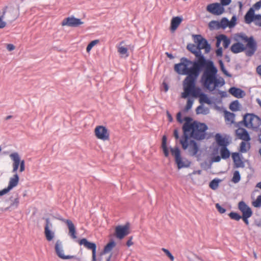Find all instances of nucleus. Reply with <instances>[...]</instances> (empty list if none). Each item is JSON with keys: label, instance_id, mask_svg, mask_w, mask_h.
I'll use <instances>...</instances> for the list:
<instances>
[{"label": "nucleus", "instance_id": "obj_1", "mask_svg": "<svg viewBox=\"0 0 261 261\" xmlns=\"http://www.w3.org/2000/svg\"><path fill=\"white\" fill-rule=\"evenodd\" d=\"M202 67H205V70L201 81L204 88L213 91L216 88L224 85V80L217 76L218 70L213 62L205 60L203 56L200 57L197 61L194 62L186 58H182L180 63L175 64L174 70L179 74L187 75L184 81L189 82L190 80H193L194 84L196 85L197 79Z\"/></svg>", "mask_w": 261, "mask_h": 261}, {"label": "nucleus", "instance_id": "obj_2", "mask_svg": "<svg viewBox=\"0 0 261 261\" xmlns=\"http://www.w3.org/2000/svg\"><path fill=\"white\" fill-rule=\"evenodd\" d=\"M186 122L182 126L184 135L179 142L183 149L188 148L187 138H192L196 140H203L205 138L207 126L202 123L197 121L191 122V118L186 117L185 118Z\"/></svg>", "mask_w": 261, "mask_h": 261}, {"label": "nucleus", "instance_id": "obj_3", "mask_svg": "<svg viewBox=\"0 0 261 261\" xmlns=\"http://www.w3.org/2000/svg\"><path fill=\"white\" fill-rule=\"evenodd\" d=\"M233 39L237 42L231 45L230 50L234 54L242 52L247 48L246 55L250 57L256 50V42L252 36L248 37L245 34L241 33L235 34Z\"/></svg>", "mask_w": 261, "mask_h": 261}, {"label": "nucleus", "instance_id": "obj_4", "mask_svg": "<svg viewBox=\"0 0 261 261\" xmlns=\"http://www.w3.org/2000/svg\"><path fill=\"white\" fill-rule=\"evenodd\" d=\"M184 92L181 93V97L186 98L189 96L194 97H199V102L201 104H211V101L206 94L201 93L200 89L194 84V80H190L189 82H183Z\"/></svg>", "mask_w": 261, "mask_h": 261}, {"label": "nucleus", "instance_id": "obj_5", "mask_svg": "<svg viewBox=\"0 0 261 261\" xmlns=\"http://www.w3.org/2000/svg\"><path fill=\"white\" fill-rule=\"evenodd\" d=\"M244 125L248 128L255 129L261 125V119L253 114H246L243 117Z\"/></svg>", "mask_w": 261, "mask_h": 261}, {"label": "nucleus", "instance_id": "obj_6", "mask_svg": "<svg viewBox=\"0 0 261 261\" xmlns=\"http://www.w3.org/2000/svg\"><path fill=\"white\" fill-rule=\"evenodd\" d=\"M170 151L171 154L175 158V163L179 169L182 168L188 167L190 166L191 163L190 161L187 159H182L180 155V151L178 148H171Z\"/></svg>", "mask_w": 261, "mask_h": 261}, {"label": "nucleus", "instance_id": "obj_7", "mask_svg": "<svg viewBox=\"0 0 261 261\" xmlns=\"http://www.w3.org/2000/svg\"><path fill=\"white\" fill-rule=\"evenodd\" d=\"M10 158L13 161V173H16L19 166V171L22 172L25 170V162L20 160V157L18 153L15 152L10 154Z\"/></svg>", "mask_w": 261, "mask_h": 261}, {"label": "nucleus", "instance_id": "obj_8", "mask_svg": "<svg viewBox=\"0 0 261 261\" xmlns=\"http://www.w3.org/2000/svg\"><path fill=\"white\" fill-rule=\"evenodd\" d=\"M227 146H221L220 147H217L214 150V154L219 152L220 155L214 156L212 158V162H219L221 159L226 160L230 156V152L227 147Z\"/></svg>", "mask_w": 261, "mask_h": 261}, {"label": "nucleus", "instance_id": "obj_9", "mask_svg": "<svg viewBox=\"0 0 261 261\" xmlns=\"http://www.w3.org/2000/svg\"><path fill=\"white\" fill-rule=\"evenodd\" d=\"M245 22L250 24L253 22L255 25L261 27V15L254 13L253 8H250L244 16Z\"/></svg>", "mask_w": 261, "mask_h": 261}, {"label": "nucleus", "instance_id": "obj_10", "mask_svg": "<svg viewBox=\"0 0 261 261\" xmlns=\"http://www.w3.org/2000/svg\"><path fill=\"white\" fill-rule=\"evenodd\" d=\"M238 208L242 213V219L248 225L249 224L248 218L252 215V211L251 208L243 201H240L238 204Z\"/></svg>", "mask_w": 261, "mask_h": 261}, {"label": "nucleus", "instance_id": "obj_11", "mask_svg": "<svg viewBox=\"0 0 261 261\" xmlns=\"http://www.w3.org/2000/svg\"><path fill=\"white\" fill-rule=\"evenodd\" d=\"M95 137L99 140L105 141L109 140L110 133L106 127L102 125L96 126L94 129Z\"/></svg>", "mask_w": 261, "mask_h": 261}, {"label": "nucleus", "instance_id": "obj_12", "mask_svg": "<svg viewBox=\"0 0 261 261\" xmlns=\"http://www.w3.org/2000/svg\"><path fill=\"white\" fill-rule=\"evenodd\" d=\"M81 19L70 16L64 18L61 22L62 26H68L70 27H77L84 24Z\"/></svg>", "mask_w": 261, "mask_h": 261}, {"label": "nucleus", "instance_id": "obj_13", "mask_svg": "<svg viewBox=\"0 0 261 261\" xmlns=\"http://www.w3.org/2000/svg\"><path fill=\"white\" fill-rule=\"evenodd\" d=\"M129 232V226L128 224L118 225L115 227V236L119 240L123 239L125 236L128 235Z\"/></svg>", "mask_w": 261, "mask_h": 261}, {"label": "nucleus", "instance_id": "obj_14", "mask_svg": "<svg viewBox=\"0 0 261 261\" xmlns=\"http://www.w3.org/2000/svg\"><path fill=\"white\" fill-rule=\"evenodd\" d=\"M14 173L15 174L13 175V176L10 178L7 188L4 189L2 191H0V196H2L7 193L11 189L18 185L19 178L17 173Z\"/></svg>", "mask_w": 261, "mask_h": 261}, {"label": "nucleus", "instance_id": "obj_15", "mask_svg": "<svg viewBox=\"0 0 261 261\" xmlns=\"http://www.w3.org/2000/svg\"><path fill=\"white\" fill-rule=\"evenodd\" d=\"M80 245H83L87 249L92 250V261L96 260V245L94 243L89 242L86 239H82L79 241Z\"/></svg>", "mask_w": 261, "mask_h": 261}, {"label": "nucleus", "instance_id": "obj_16", "mask_svg": "<svg viewBox=\"0 0 261 261\" xmlns=\"http://www.w3.org/2000/svg\"><path fill=\"white\" fill-rule=\"evenodd\" d=\"M206 10L210 13L216 15H221L224 12V7L220 4L218 3H213L207 5Z\"/></svg>", "mask_w": 261, "mask_h": 261}, {"label": "nucleus", "instance_id": "obj_17", "mask_svg": "<svg viewBox=\"0 0 261 261\" xmlns=\"http://www.w3.org/2000/svg\"><path fill=\"white\" fill-rule=\"evenodd\" d=\"M195 40L197 43L198 50L200 51V49H204L205 53L210 51L211 46L205 39L203 38L201 35H196Z\"/></svg>", "mask_w": 261, "mask_h": 261}, {"label": "nucleus", "instance_id": "obj_18", "mask_svg": "<svg viewBox=\"0 0 261 261\" xmlns=\"http://www.w3.org/2000/svg\"><path fill=\"white\" fill-rule=\"evenodd\" d=\"M55 251L57 255L61 258L63 259H68L73 258L72 256L66 255L64 253L63 244L62 241L58 240L56 241L55 246Z\"/></svg>", "mask_w": 261, "mask_h": 261}, {"label": "nucleus", "instance_id": "obj_19", "mask_svg": "<svg viewBox=\"0 0 261 261\" xmlns=\"http://www.w3.org/2000/svg\"><path fill=\"white\" fill-rule=\"evenodd\" d=\"M52 227L53 225L50 222L49 219L47 218L46 219V224L44 227V234L46 239L48 241H51L53 240L55 237V233L51 230Z\"/></svg>", "mask_w": 261, "mask_h": 261}, {"label": "nucleus", "instance_id": "obj_20", "mask_svg": "<svg viewBox=\"0 0 261 261\" xmlns=\"http://www.w3.org/2000/svg\"><path fill=\"white\" fill-rule=\"evenodd\" d=\"M189 138H187L188 148L186 149H188L190 155L192 156L196 155L199 151V147L195 141L192 140L189 141Z\"/></svg>", "mask_w": 261, "mask_h": 261}, {"label": "nucleus", "instance_id": "obj_21", "mask_svg": "<svg viewBox=\"0 0 261 261\" xmlns=\"http://www.w3.org/2000/svg\"><path fill=\"white\" fill-rule=\"evenodd\" d=\"M216 46L219 47L221 43H222L223 46L227 48L230 43V40L225 35H220L216 37Z\"/></svg>", "mask_w": 261, "mask_h": 261}, {"label": "nucleus", "instance_id": "obj_22", "mask_svg": "<svg viewBox=\"0 0 261 261\" xmlns=\"http://www.w3.org/2000/svg\"><path fill=\"white\" fill-rule=\"evenodd\" d=\"M63 222L65 223L68 227V228L69 229V234L73 239H75L77 238L76 236V230L75 227L72 222L69 219H61Z\"/></svg>", "mask_w": 261, "mask_h": 261}, {"label": "nucleus", "instance_id": "obj_23", "mask_svg": "<svg viewBox=\"0 0 261 261\" xmlns=\"http://www.w3.org/2000/svg\"><path fill=\"white\" fill-rule=\"evenodd\" d=\"M236 135L238 138L243 141L249 142L250 138L247 131L243 128H239L236 131Z\"/></svg>", "mask_w": 261, "mask_h": 261}, {"label": "nucleus", "instance_id": "obj_24", "mask_svg": "<svg viewBox=\"0 0 261 261\" xmlns=\"http://www.w3.org/2000/svg\"><path fill=\"white\" fill-rule=\"evenodd\" d=\"M228 92L232 96L238 98H243L245 95V93L243 90L234 87H231Z\"/></svg>", "mask_w": 261, "mask_h": 261}, {"label": "nucleus", "instance_id": "obj_25", "mask_svg": "<svg viewBox=\"0 0 261 261\" xmlns=\"http://www.w3.org/2000/svg\"><path fill=\"white\" fill-rule=\"evenodd\" d=\"M215 140L218 144L217 147H220L221 146H227L229 145V142L227 139L223 137L219 134H217L215 135Z\"/></svg>", "mask_w": 261, "mask_h": 261}, {"label": "nucleus", "instance_id": "obj_26", "mask_svg": "<svg viewBox=\"0 0 261 261\" xmlns=\"http://www.w3.org/2000/svg\"><path fill=\"white\" fill-rule=\"evenodd\" d=\"M182 19L179 16L174 17L171 20L170 30L172 32H174L179 27Z\"/></svg>", "mask_w": 261, "mask_h": 261}, {"label": "nucleus", "instance_id": "obj_27", "mask_svg": "<svg viewBox=\"0 0 261 261\" xmlns=\"http://www.w3.org/2000/svg\"><path fill=\"white\" fill-rule=\"evenodd\" d=\"M232 158L235 166L237 168L242 167L244 166V163L242 161L239 153L234 152L232 154Z\"/></svg>", "mask_w": 261, "mask_h": 261}, {"label": "nucleus", "instance_id": "obj_28", "mask_svg": "<svg viewBox=\"0 0 261 261\" xmlns=\"http://www.w3.org/2000/svg\"><path fill=\"white\" fill-rule=\"evenodd\" d=\"M8 12L10 16L9 17L8 21L10 23H12V22L15 21L16 19H17V18L19 16L18 11H17L14 8L10 9Z\"/></svg>", "mask_w": 261, "mask_h": 261}, {"label": "nucleus", "instance_id": "obj_29", "mask_svg": "<svg viewBox=\"0 0 261 261\" xmlns=\"http://www.w3.org/2000/svg\"><path fill=\"white\" fill-rule=\"evenodd\" d=\"M123 43L124 41L120 42L119 44L117 46V51L122 56H124V57L126 58L129 56L128 49L126 47L121 45Z\"/></svg>", "mask_w": 261, "mask_h": 261}, {"label": "nucleus", "instance_id": "obj_30", "mask_svg": "<svg viewBox=\"0 0 261 261\" xmlns=\"http://www.w3.org/2000/svg\"><path fill=\"white\" fill-rule=\"evenodd\" d=\"M224 117L227 123L232 124L234 122L235 115L231 112L225 111L224 112Z\"/></svg>", "mask_w": 261, "mask_h": 261}, {"label": "nucleus", "instance_id": "obj_31", "mask_svg": "<svg viewBox=\"0 0 261 261\" xmlns=\"http://www.w3.org/2000/svg\"><path fill=\"white\" fill-rule=\"evenodd\" d=\"M188 49L193 53L197 58H198V60L200 58V57L203 56L201 54L200 51L198 50L197 46H196L194 45H191L190 46L188 45Z\"/></svg>", "mask_w": 261, "mask_h": 261}, {"label": "nucleus", "instance_id": "obj_32", "mask_svg": "<svg viewBox=\"0 0 261 261\" xmlns=\"http://www.w3.org/2000/svg\"><path fill=\"white\" fill-rule=\"evenodd\" d=\"M241 109V105L237 100L233 101L229 105V109L232 111H240Z\"/></svg>", "mask_w": 261, "mask_h": 261}, {"label": "nucleus", "instance_id": "obj_33", "mask_svg": "<svg viewBox=\"0 0 261 261\" xmlns=\"http://www.w3.org/2000/svg\"><path fill=\"white\" fill-rule=\"evenodd\" d=\"M162 147L166 157L169 155V151L167 146V138L165 136H164L162 138Z\"/></svg>", "mask_w": 261, "mask_h": 261}, {"label": "nucleus", "instance_id": "obj_34", "mask_svg": "<svg viewBox=\"0 0 261 261\" xmlns=\"http://www.w3.org/2000/svg\"><path fill=\"white\" fill-rule=\"evenodd\" d=\"M250 147V143L247 141H242L240 144V151L242 152H246Z\"/></svg>", "mask_w": 261, "mask_h": 261}, {"label": "nucleus", "instance_id": "obj_35", "mask_svg": "<svg viewBox=\"0 0 261 261\" xmlns=\"http://www.w3.org/2000/svg\"><path fill=\"white\" fill-rule=\"evenodd\" d=\"M116 246V243L114 241H110L109 243H108L106 246L103 249V253H107L112 251V250Z\"/></svg>", "mask_w": 261, "mask_h": 261}, {"label": "nucleus", "instance_id": "obj_36", "mask_svg": "<svg viewBox=\"0 0 261 261\" xmlns=\"http://www.w3.org/2000/svg\"><path fill=\"white\" fill-rule=\"evenodd\" d=\"M7 8L8 7L7 6L5 7L3 10L2 15L0 16V29H3L6 26L7 23L4 21V18L5 17Z\"/></svg>", "mask_w": 261, "mask_h": 261}, {"label": "nucleus", "instance_id": "obj_37", "mask_svg": "<svg viewBox=\"0 0 261 261\" xmlns=\"http://www.w3.org/2000/svg\"><path fill=\"white\" fill-rule=\"evenodd\" d=\"M220 181L221 180L218 179H214L210 182L209 187L213 190H216L218 188Z\"/></svg>", "mask_w": 261, "mask_h": 261}, {"label": "nucleus", "instance_id": "obj_38", "mask_svg": "<svg viewBox=\"0 0 261 261\" xmlns=\"http://www.w3.org/2000/svg\"><path fill=\"white\" fill-rule=\"evenodd\" d=\"M241 179V176L238 171H235L233 173V176L231 179V181L233 183L237 184L240 181Z\"/></svg>", "mask_w": 261, "mask_h": 261}, {"label": "nucleus", "instance_id": "obj_39", "mask_svg": "<svg viewBox=\"0 0 261 261\" xmlns=\"http://www.w3.org/2000/svg\"><path fill=\"white\" fill-rule=\"evenodd\" d=\"M209 28L211 29H220L219 21L213 20L210 22L208 24Z\"/></svg>", "mask_w": 261, "mask_h": 261}, {"label": "nucleus", "instance_id": "obj_40", "mask_svg": "<svg viewBox=\"0 0 261 261\" xmlns=\"http://www.w3.org/2000/svg\"><path fill=\"white\" fill-rule=\"evenodd\" d=\"M99 42V40L98 39L92 41L87 46L86 51L87 53H89L91 49L96 44Z\"/></svg>", "mask_w": 261, "mask_h": 261}, {"label": "nucleus", "instance_id": "obj_41", "mask_svg": "<svg viewBox=\"0 0 261 261\" xmlns=\"http://www.w3.org/2000/svg\"><path fill=\"white\" fill-rule=\"evenodd\" d=\"M220 27L222 29H225L229 27L228 20L226 18H223L219 22Z\"/></svg>", "mask_w": 261, "mask_h": 261}, {"label": "nucleus", "instance_id": "obj_42", "mask_svg": "<svg viewBox=\"0 0 261 261\" xmlns=\"http://www.w3.org/2000/svg\"><path fill=\"white\" fill-rule=\"evenodd\" d=\"M252 205L255 207H259L261 206V195L257 197L256 199L252 202Z\"/></svg>", "mask_w": 261, "mask_h": 261}, {"label": "nucleus", "instance_id": "obj_43", "mask_svg": "<svg viewBox=\"0 0 261 261\" xmlns=\"http://www.w3.org/2000/svg\"><path fill=\"white\" fill-rule=\"evenodd\" d=\"M229 216L231 219L237 221H239L241 218H242L241 216L235 212L230 213L229 214Z\"/></svg>", "mask_w": 261, "mask_h": 261}, {"label": "nucleus", "instance_id": "obj_44", "mask_svg": "<svg viewBox=\"0 0 261 261\" xmlns=\"http://www.w3.org/2000/svg\"><path fill=\"white\" fill-rule=\"evenodd\" d=\"M207 110H205L204 107L202 106H198L196 110V113L197 114H206V111H207Z\"/></svg>", "mask_w": 261, "mask_h": 261}, {"label": "nucleus", "instance_id": "obj_45", "mask_svg": "<svg viewBox=\"0 0 261 261\" xmlns=\"http://www.w3.org/2000/svg\"><path fill=\"white\" fill-rule=\"evenodd\" d=\"M162 250L166 254V255L170 259L171 261H173L174 259V256L172 255V254L170 252V251L164 248L162 249Z\"/></svg>", "mask_w": 261, "mask_h": 261}, {"label": "nucleus", "instance_id": "obj_46", "mask_svg": "<svg viewBox=\"0 0 261 261\" xmlns=\"http://www.w3.org/2000/svg\"><path fill=\"white\" fill-rule=\"evenodd\" d=\"M194 100L191 98H189L187 100V105L185 107L186 111H189L192 107Z\"/></svg>", "mask_w": 261, "mask_h": 261}, {"label": "nucleus", "instance_id": "obj_47", "mask_svg": "<svg viewBox=\"0 0 261 261\" xmlns=\"http://www.w3.org/2000/svg\"><path fill=\"white\" fill-rule=\"evenodd\" d=\"M237 18L233 16L230 21L228 20L229 28H232L234 27L236 24Z\"/></svg>", "mask_w": 261, "mask_h": 261}, {"label": "nucleus", "instance_id": "obj_48", "mask_svg": "<svg viewBox=\"0 0 261 261\" xmlns=\"http://www.w3.org/2000/svg\"><path fill=\"white\" fill-rule=\"evenodd\" d=\"M216 207L217 208V210L219 211V212L221 214H223L225 212L226 210L222 207L219 204L217 203L216 204Z\"/></svg>", "mask_w": 261, "mask_h": 261}, {"label": "nucleus", "instance_id": "obj_49", "mask_svg": "<svg viewBox=\"0 0 261 261\" xmlns=\"http://www.w3.org/2000/svg\"><path fill=\"white\" fill-rule=\"evenodd\" d=\"M261 7V0L257 3H256L255 4L253 5V7L251 8H253V10L255 11V10H259Z\"/></svg>", "mask_w": 261, "mask_h": 261}, {"label": "nucleus", "instance_id": "obj_50", "mask_svg": "<svg viewBox=\"0 0 261 261\" xmlns=\"http://www.w3.org/2000/svg\"><path fill=\"white\" fill-rule=\"evenodd\" d=\"M219 63H220V65L221 69L222 71V72L225 74H226V75L230 76V75L228 74L227 71L225 70L224 66V64H223L222 61H220Z\"/></svg>", "mask_w": 261, "mask_h": 261}, {"label": "nucleus", "instance_id": "obj_51", "mask_svg": "<svg viewBox=\"0 0 261 261\" xmlns=\"http://www.w3.org/2000/svg\"><path fill=\"white\" fill-rule=\"evenodd\" d=\"M220 4L223 7L229 5L231 3V0H220Z\"/></svg>", "mask_w": 261, "mask_h": 261}, {"label": "nucleus", "instance_id": "obj_52", "mask_svg": "<svg viewBox=\"0 0 261 261\" xmlns=\"http://www.w3.org/2000/svg\"><path fill=\"white\" fill-rule=\"evenodd\" d=\"M218 48L216 50V53L217 56H222V47H218Z\"/></svg>", "mask_w": 261, "mask_h": 261}, {"label": "nucleus", "instance_id": "obj_53", "mask_svg": "<svg viewBox=\"0 0 261 261\" xmlns=\"http://www.w3.org/2000/svg\"><path fill=\"white\" fill-rule=\"evenodd\" d=\"M15 46L12 44H8L7 45V49L9 51H12L13 50L15 49Z\"/></svg>", "mask_w": 261, "mask_h": 261}, {"label": "nucleus", "instance_id": "obj_54", "mask_svg": "<svg viewBox=\"0 0 261 261\" xmlns=\"http://www.w3.org/2000/svg\"><path fill=\"white\" fill-rule=\"evenodd\" d=\"M176 119H177V121H178L179 122H180V123H182V122L183 120L181 119V112H178L177 114Z\"/></svg>", "mask_w": 261, "mask_h": 261}, {"label": "nucleus", "instance_id": "obj_55", "mask_svg": "<svg viewBox=\"0 0 261 261\" xmlns=\"http://www.w3.org/2000/svg\"><path fill=\"white\" fill-rule=\"evenodd\" d=\"M174 136L176 139H178L179 138L178 132L177 129H175L174 130Z\"/></svg>", "mask_w": 261, "mask_h": 261}, {"label": "nucleus", "instance_id": "obj_56", "mask_svg": "<svg viewBox=\"0 0 261 261\" xmlns=\"http://www.w3.org/2000/svg\"><path fill=\"white\" fill-rule=\"evenodd\" d=\"M132 237H131V238L129 239L126 242V245L128 247H129L133 245V242H132Z\"/></svg>", "mask_w": 261, "mask_h": 261}, {"label": "nucleus", "instance_id": "obj_57", "mask_svg": "<svg viewBox=\"0 0 261 261\" xmlns=\"http://www.w3.org/2000/svg\"><path fill=\"white\" fill-rule=\"evenodd\" d=\"M256 72L260 76H261V65H259L257 67Z\"/></svg>", "mask_w": 261, "mask_h": 261}, {"label": "nucleus", "instance_id": "obj_58", "mask_svg": "<svg viewBox=\"0 0 261 261\" xmlns=\"http://www.w3.org/2000/svg\"><path fill=\"white\" fill-rule=\"evenodd\" d=\"M167 116H168L169 121L171 122L172 121V116L171 115V114L168 112H167Z\"/></svg>", "mask_w": 261, "mask_h": 261}, {"label": "nucleus", "instance_id": "obj_59", "mask_svg": "<svg viewBox=\"0 0 261 261\" xmlns=\"http://www.w3.org/2000/svg\"><path fill=\"white\" fill-rule=\"evenodd\" d=\"M256 187L258 188H259L260 189H261V182H258L257 185H256Z\"/></svg>", "mask_w": 261, "mask_h": 261}, {"label": "nucleus", "instance_id": "obj_60", "mask_svg": "<svg viewBox=\"0 0 261 261\" xmlns=\"http://www.w3.org/2000/svg\"><path fill=\"white\" fill-rule=\"evenodd\" d=\"M195 173H198V174H200L201 173V171L200 170H198L197 171H194L193 172V174H195Z\"/></svg>", "mask_w": 261, "mask_h": 261}, {"label": "nucleus", "instance_id": "obj_61", "mask_svg": "<svg viewBox=\"0 0 261 261\" xmlns=\"http://www.w3.org/2000/svg\"><path fill=\"white\" fill-rule=\"evenodd\" d=\"M239 5L240 8L241 9L242 6H243L242 3L241 2H239Z\"/></svg>", "mask_w": 261, "mask_h": 261}, {"label": "nucleus", "instance_id": "obj_62", "mask_svg": "<svg viewBox=\"0 0 261 261\" xmlns=\"http://www.w3.org/2000/svg\"><path fill=\"white\" fill-rule=\"evenodd\" d=\"M111 257H112V255H110V256L107 259L106 261H110Z\"/></svg>", "mask_w": 261, "mask_h": 261}, {"label": "nucleus", "instance_id": "obj_63", "mask_svg": "<svg viewBox=\"0 0 261 261\" xmlns=\"http://www.w3.org/2000/svg\"><path fill=\"white\" fill-rule=\"evenodd\" d=\"M12 118V116L9 115V116H8L6 117V119H7V120H8V119H10V118Z\"/></svg>", "mask_w": 261, "mask_h": 261}, {"label": "nucleus", "instance_id": "obj_64", "mask_svg": "<svg viewBox=\"0 0 261 261\" xmlns=\"http://www.w3.org/2000/svg\"><path fill=\"white\" fill-rule=\"evenodd\" d=\"M15 201L16 202V204H17L19 202L18 199H15Z\"/></svg>", "mask_w": 261, "mask_h": 261}]
</instances>
